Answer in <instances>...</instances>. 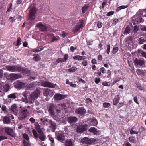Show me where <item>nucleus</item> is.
<instances>
[{
  "label": "nucleus",
  "mask_w": 146,
  "mask_h": 146,
  "mask_svg": "<svg viewBox=\"0 0 146 146\" xmlns=\"http://www.w3.org/2000/svg\"><path fill=\"white\" fill-rule=\"evenodd\" d=\"M7 70L11 72H20L21 70V67L19 66L8 65L6 66Z\"/></svg>",
  "instance_id": "obj_1"
},
{
  "label": "nucleus",
  "mask_w": 146,
  "mask_h": 146,
  "mask_svg": "<svg viewBox=\"0 0 146 146\" xmlns=\"http://www.w3.org/2000/svg\"><path fill=\"white\" fill-rule=\"evenodd\" d=\"M84 21L80 20L77 24V25L73 30V31L75 33L78 31H81L82 30L84 27Z\"/></svg>",
  "instance_id": "obj_2"
},
{
  "label": "nucleus",
  "mask_w": 146,
  "mask_h": 146,
  "mask_svg": "<svg viewBox=\"0 0 146 146\" xmlns=\"http://www.w3.org/2000/svg\"><path fill=\"white\" fill-rule=\"evenodd\" d=\"M29 111L26 109H22L19 113V119L20 120L24 119L28 116Z\"/></svg>",
  "instance_id": "obj_3"
},
{
  "label": "nucleus",
  "mask_w": 146,
  "mask_h": 146,
  "mask_svg": "<svg viewBox=\"0 0 146 146\" xmlns=\"http://www.w3.org/2000/svg\"><path fill=\"white\" fill-rule=\"evenodd\" d=\"M48 110L50 114L51 117L54 118L55 116V111H56L58 112V113H59L60 111V110H56L55 106L53 105H50L48 107Z\"/></svg>",
  "instance_id": "obj_4"
},
{
  "label": "nucleus",
  "mask_w": 146,
  "mask_h": 146,
  "mask_svg": "<svg viewBox=\"0 0 146 146\" xmlns=\"http://www.w3.org/2000/svg\"><path fill=\"white\" fill-rule=\"evenodd\" d=\"M36 11V9L34 5L31 7L28 15L29 20L32 21L35 19Z\"/></svg>",
  "instance_id": "obj_5"
},
{
  "label": "nucleus",
  "mask_w": 146,
  "mask_h": 146,
  "mask_svg": "<svg viewBox=\"0 0 146 146\" xmlns=\"http://www.w3.org/2000/svg\"><path fill=\"white\" fill-rule=\"evenodd\" d=\"M40 94V91L38 90L37 89L33 93H32L30 95V97L29 98V100H31L32 101L31 102L32 103L35 99H36L38 97Z\"/></svg>",
  "instance_id": "obj_6"
},
{
  "label": "nucleus",
  "mask_w": 146,
  "mask_h": 146,
  "mask_svg": "<svg viewBox=\"0 0 146 146\" xmlns=\"http://www.w3.org/2000/svg\"><path fill=\"white\" fill-rule=\"evenodd\" d=\"M96 141V139H90L87 137H84L81 139V142L83 144H90L95 143Z\"/></svg>",
  "instance_id": "obj_7"
},
{
  "label": "nucleus",
  "mask_w": 146,
  "mask_h": 146,
  "mask_svg": "<svg viewBox=\"0 0 146 146\" xmlns=\"http://www.w3.org/2000/svg\"><path fill=\"white\" fill-rule=\"evenodd\" d=\"M21 76L19 74L11 73L7 77V79L11 80H14L21 78Z\"/></svg>",
  "instance_id": "obj_8"
},
{
  "label": "nucleus",
  "mask_w": 146,
  "mask_h": 146,
  "mask_svg": "<svg viewBox=\"0 0 146 146\" xmlns=\"http://www.w3.org/2000/svg\"><path fill=\"white\" fill-rule=\"evenodd\" d=\"M88 125L86 124L79 125L77 127V132L81 133L85 131L87 129Z\"/></svg>",
  "instance_id": "obj_9"
},
{
  "label": "nucleus",
  "mask_w": 146,
  "mask_h": 146,
  "mask_svg": "<svg viewBox=\"0 0 146 146\" xmlns=\"http://www.w3.org/2000/svg\"><path fill=\"white\" fill-rule=\"evenodd\" d=\"M42 85L44 87H50L52 88H54L55 87L56 84H54L51 82L46 81L42 82Z\"/></svg>",
  "instance_id": "obj_10"
},
{
  "label": "nucleus",
  "mask_w": 146,
  "mask_h": 146,
  "mask_svg": "<svg viewBox=\"0 0 146 146\" xmlns=\"http://www.w3.org/2000/svg\"><path fill=\"white\" fill-rule=\"evenodd\" d=\"M134 62L137 66H140L144 64L145 61L143 58H141L139 59L136 58L134 60Z\"/></svg>",
  "instance_id": "obj_11"
},
{
  "label": "nucleus",
  "mask_w": 146,
  "mask_h": 146,
  "mask_svg": "<svg viewBox=\"0 0 146 146\" xmlns=\"http://www.w3.org/2000/svg\"><path fill=\"white\" fill-rule=\"evenodd\" d=\"M5 133L12 137L15 136V134L12 129L11 128L7 127L5 129Z\"/></svg>",
  "instance_id": "obj_12"
},
{
  "label": "nucleus",
  "mask_w": 146,
  "mask_h": 146,
  "mask_svg": "<svg viewBox=\"0 0 146 146\" xmlns=\"http://www.w3.org/2000/svg\"><path fill=\"white\" fill-rule=\"evenodd\" d=\"M36 26L40 28V30L43 32L47 31V25H44L41 23H38Z\"/></svg>",
  "instance_id": "obj_13"
},
{
  "label": "nucleus",
  "mask_w": 146,
  "mask_h": 146,
  "mask_svg": "<svg viewBox=\"0 0 146 146\" xmlns=\"http://www.w3.org/2000/svg\"><path fill=\"white\" fill-rule=\"evenodd\" d=\"M86 110L84 107H80L76 109L75 110V113L77 114L84 115L86 113Z\"/></svg>",
  "instance_id": "obj_14"
},
{
  "label": "nucleus",
  "mask_w": 146,
  "mask_h": 146,
  "mask_svg": "<svg viewBox=\"0 0 146 146\" xmlns=\"http://www.w3.org/2000/svg\"><path fill=\"white\" fill-rule=\"evenodd\" d=\"M14 86L17 88L21 89L25 86V84L19 81H17L14 83Z\"/></svg>",
  "instance_id": "obj_15"
},
{
  "label": "nucleus",
  "mask_w": 146,
  "mask_h": 146,
  "mask_svg": "<svg viewBox=\"0 0 146 146\" xmlns=\"http://www.w3.org/2000/svg\"><path fill=\"white\" fill-rule=\"evenodd\" d=\"M43 94L44 96L47 97L48 96L52 97L53 95V91L48 88L46 89L43 92Z\"/></svg>",
  "instance_id": "obj_16"
},
{
  "label": "nucleus",
  "mask_w": 146,
  "mask_h": 146,
  "mask_svg": "<svg viewBox=\"0 0 146 146\" xmlns=\"http://www.w3.org/2000/svg\"><path fill=\"white\" fill-rule=\"evenodd\" d=\"M66 97V96L65 95L59 94H56L54 97V99L57 100L64 99Z\"/></svg>",
  "instance_id": "obj_17"
},
{
  "label": "nucleus",
  "mask_w": 146,
  "mask_h": 146,
  "mask_svg": "<svg viewBox=\"0 0 146 146\" xmlns=\"http://www.w3.org/2000/svg\"><path fill=\"white\" fill-rule=\"evenodd\" d=\"M11 109L14 114L16 116L17 115L18 113V109L17 107L15 104L13 105L11 107Z\"/></svg>",
  "instance_id": "obj_18"
},
{
  "label": "nucleus",
  "mask_w": 146,
  "mask_h": 146,
  "mask_svg": "<svg viewBox=\"0 0 146 146\" xmlns=\"http://www.w3.org/2000/svg\"><path fill=\"white\" fill-rule=\"evenodd\" d=\"M57 139L59 141H63L65 138L64 134L62 133H58L56 135Z\"/></svg>",
  "instance_id": "obj_19"
},
{
  "label": "nucleus",
  "mask_w": 146,
  "mask_h": 146,
  "mask_svg": "<svg viewBox=\"0 0 146 146\" xmlns=\"http://www.w3.org/2000/svg\"><path fill=\"white\" fill-rule=\"evenodd\" d=\"M77 119L75 117H69L68 121L70 123H75L77 121Z\"/></svg>",
  "instance_id": "obj_20"
},
{
  "label": "nucleus",
  "mask_w": 146,
  "mask_h": 146,
  "mask_svg": "<svg viewBox=\"0 0 146 146\" xmlns=\"http://www.w3.org/2000/svg\"><path fill=\"white\" fill-rule=\"evenodd\" d=\"M3 121L4 124H9L11 122L10 119L8 117L5 116L3 117Z\"/></svg>",
  "instance_id": "obj_21"
},
{
  "label": "nucleus",
  "mask_w": 146,
  "mask_h": 146,
  "mask_svg": "<svg viewBox=\"0 0 146 146\" xmlns=\"http://www.w3.org/2000/svg\"><path fill=\"white\" fill-rule=\"evenodd\" d=\"M21 71L24 74L25 76L29 75L30 74L29 70L26 68H21Z\"/></svg>",
  "instance_id": "obj_22"
},
{
  "label": "nucleus",
  "mask_w": 146,
  "mask_h": 146,
  "mask_svg": "<svg viewBox=\"0 0 146 146\" xmlns=\"http://www.w3.org/2000/svg\"><path fill=\"white\" fill-rule=\"evenodd\" d=\"M50 127L52 129L54 130L56 128V125L55 123L52 120H50Z\"/></svg>",
  "instance_id": "obj_23"
},
{
  "label": "nucleus",
  "mask_w": 146,
  "mask_h": 146,
  "mask_svg": "<svg viewBox=\"0 0 146 146\" xmlns=\"http://www.w3.org/2000/svg\"><path fill=\"white\" fill-rule=\"evenodd\" d=\"M120 97L119 95H116L114 98L113 102V104L114 105H116L119 101Z\"/></svg>",
  "instance_id": "obj_24"
},
{
  "label": "nucleus",
  "mask_w": 146,
  "mask_h": 146,
  "mask_svg": "<svg viewBox=\"0 0 146 146\" xmlns=\"http://www.w3.org/2000/svg\"><path fill=\"white\" fill-rule=\"evenodd\" d=\"M98 123L97 121L95 119H93L91 120L89 124L91 125L96 126Z\"/></svg>",
  "instance_id": "obj_25"
},
{
  "label": "nucleus",
  "mask_w": 146,
  "mask_h": 146,
  "mask_svg": "<svg viewBox=\"0 0 146 146\" xmlns=\"http://www.w3.org/2000/svg\"><path fill=\"white\" fill-rule=\"evenodd\" d=\"M35 128L36 130L39 133H41L42 132V129L41 128L40 126L39 125L38 123H36L35 124Z\"/></svg>",
  "instance_id": "obj_26"
},
{
  "label": "nucleus",
  "mask_w": 146,
  "mask_h": 146,
  "mask_svg": "<svg viewBox=\"0 0 146 146\" xmlns=\"http://www.w3.org/2000/svg\"><path fill=\"white\" fill-rule=\"evenodd\" d=\"M40 133V135L39 136V139L42 141H44L46 138V136L42 132L41 133Z\"/></svg>",
  "instance_id": "obj_27"
},
{
  "label": "nucleus",
  "mask_w": 146,
  "mask_h": 146,
  "mask_svg": "<svg viewBox=\"0 0 146 146\" xmlns=\"http://www.w3.org/2000/svg\"><path fill=\"white\" fill-rule=\"evenodd\" d=\"M89 131L93 133L94 134H96L98 133L97 129L94 127H91L89 130Z\"/></svg>",
  "instance_id": "obj_28"
},
{
  "label": "nucleus",
  "mask_w": 146,
  "mask_h": 146,
  "mask_svg": "<svg viewBox=\"0 0 146 146\" xmlns=\"http://www.w3.org/2000/svg\"><path fill=\"white\" fill-rule=\"evenodd\" d=\"M130 30L131 28L130 26L129 25L127 26L124 32V34L127 35L129 34L130 33Z\"/></svg>",
  "instance_id": "obj_29"
},
{
  "label": "nucleus",
  "mask_w": 146,
  "mask_h": 146,
  "mask_svg": "<svg viewBox=\"0 0 146 146\" xmlns=\"http://www.w3.org/2000/svg\"><path fill=\"white\" fill-rule=\"evenodd\" d=\"M66 146H73V145L70 139L67 140L65 143Z\"/></svg>",
  "instance_id": "obj_30"
},
{
  "label": "nucleus",
  "mask_w": 146,
  "mask_h": 146,
  "mask_svg": "<svg viewBox=\"0 0 146 146\" xmlns=\"http://www.w3.org/2000/svg\"><path fill=\"white\" fill-rule=\"evenodd\" d=\"M66 83L67 84L70 85L73 88H75L76 87V84H73L72 82H70L68 79H66Z\"/></svg>",
  "instance_id": "obj_31"
},
{
  "label": "nucleus",
  "mask_w": 146,
  "mask_h": 146,
  "mask_svg": "<svg viewBox=\"0 0 146 146\" xmlns=\"http://www.w3.org/2000/svg\"><path fill=\"white\" fill-rule=\"evenodd\" d=\"M41 58L40 56L38 54L35 55V56L33 58V59L36 61H38Z\"/></svg>",
  "instance_id": "obj_32"
},
{
  "label": "nucleus",
  "mask_w": 146,
  "mask_h": 146,
  "mask_svg": "<svg viewBox=\"0 0 146 146\" xmlns=\"http://www.w3.org/2000/svg\"><path fill=\"white\" fill-rule=\"evenodd\" d=\"M88 7L89 6L88 5H86L84 6L82 8V12L83 13H84L87 10Z\"/></svg>",
  "instance_id": "obj_33"
},
{
  "label": "nucleus",
  "mask_w": 146,
  "mask_h": 146,
  "mask_svg": "<svg viewBox=\"0 0 146 146\" xmlns=\"http://www.w3.org/2000/svg\"><path fill=\"white\" fill-rule=\"evenodd\" d=\"M139 53L141 54L142 57H144L146 59V52L142 50H139L138 51Z\"/></svg>",
  "instance_id": "obj_34"
},
{
  "label": "nucleus",
  "mask_w": 146,
  "mask_h": 146,
  "mask_svg": "<svg viewBox=\"0 0 146 146\" xmlns=\"http://www.w3.org/2000/svg\"><path fill=\"white\" fill-rule=\"evenodd\" d=\"M50 120L48 119H45L44 120V121H42V125H47L48 124H50Z\"/></svg>",
  "instance_id": "obj_35"
},
{
  "label": "nucleus",
  "mask_w": 146,
  "mask_h": 146,
  "mask_svg": "<svg viewBox=\"0 0 146 146\" xmlns=\"http://www.w3.org/2000/svg\"><path fill=\"white\" fill-rule=\"evenodd\" d=\"M4 90L5 92H7L9 89V86L7 84H5L3 86Z\"/></svg>",
  "instance_id": "obj_36"
},
{
  "label": "nucleus",
  "mask_w": 146,
  "mask_h": 146,
  "mask_svg": "<svg viewBox=\"0 0 146 146\" xmlns=\"http://www.w3.org/2000/svg\"><path fill=\"white\" fill-rule=\"evenodd\" d=\"M16 93H14L11 94L8 96V97L9 98H10L15 99L16 98Z\"/></svg>",
  "instance_id": "obj_37"
},
{
  "label": "nucleus",
  "mask_w": 146,
  "mask_h": 146,
  "mask_svg": "<svg viewBox=\"0 0 146 146\" xmlns=\"http://www.w3.org/2000/svg\"><path fill=\"white\" fill-rule=\"evenodd\" d=\"M128 6V5H127L126 6L122 5L120 6L117 8V11H119L121 10V9H124L127 8Z\"/></svg>",
  "instance_id": "obj_38"
},
{
  "label": "nucleus",
  "mask_w": 146,
  "mask_h": 146,
  "mask_svg": "<svg viewBox=\"0 0 146 146\" xmlns=\"http://www.w3.org/2000/svg\"><path fill=\"white\" fill-rule=\"evenodd\" d=\"M77 68L76 67H72L71 68L68 69V70L69 72H75L77 70Z\"/></svg>",
  "instance_id": "obj_39"
},
{
  "label": "nucleus",
  "mask_w": 146,
  "mask_h": 146,
  "mask_svg": "<svg viewBox=\"0 0 146 146\" xmlns=\"http://www.w3.org/2000/svg\"><path fill=\"white\" fill-rule=\"evenodd\" d=\"M32 133L35 139H36L38 137V135L35 129H33L32 131Z\"/></svg>",
  "instance_id": "obj_40"
},
{
  "label": "nucleus",
  "mask_w": 146,
  "mask_h": 146,
  "mask_svg": "<svg viewBox=\"0 0 146 146\" xmlns=\"http://www.w3.org/2000/svg\"><path fill=\"white\" fill-rule=\"evenodd\" d=\"M107 48L106 50V53L107 54H109L110 52V45L109 43H108V44L107 45Z\"/></svg>",
  "instance_id": "obj_41"
},
{
  "label": "nucleus",
  "mask_w": 146,
  "mask_h": 146,
  "mask_svg": "<svg viewBox=\"0 0 146 146\" xmlns=\"http://www.w3.org/2000/svg\"><path fill=\"white\" fill-rule=\"evenodd\" d=\"M58 106L61 108L62 110L63 109L65 110L66 108V106L64 104H59L58 105Z\"/></svg>",
  "instance_id": "obj_42"
},
{
  "label": "nucleus",
  "mask_w": 146,
  "mask_h": 146,
  "mask_svg": "<svg viewBox=\"0 0 146 146\" xmlns=\"http://www.w3.org/2000/svg\"><path fill=\"white\" fill-rule=\"evenodd\" d=\"M138 132L137 131L134 130L133 128H132L130 131V133L131 134H138Z\"/></svg>",
  "instance_id": "obj_43"
},
{
  "label": "nucleus",
  "mask_w": 146,
  "mask_h": 146,
  "mask_svg": "<svg viewBox=\"0 0 146 146\" xmlns=\"http://www.w3.org/2000/svg\"><path fill=\"white\" fill-rule=\"evenodd\" d=\"M23 143L24 146H30L29 141H25L24 140Z\"/></svg>",
  "instance_id": "obj_44"
},
{
  "label": "nucleus",
  "mask_w": 146,
  "mask_h": 146,
  "mask_svg": "<svg viewBox=\"0 0 146 146\" xmlns=\"http://www.w3.org/2000/svg\"><path fill=\"white\" fill-rule=\"evenodd\" d=\"M119 48L118 47H114L113 49L112 53L115 54L118 51Z\"/></svg>",
  "instance_id": "obj_45"
},
{
  "label": "nucleus",
  "mask_w": 146,
  "mask_h": 146,
  "mask_svg": "<svg viewBox=\"0 0 146 146\" xmlns=\"http://www.w3.org/2000/svg\"><path fill=\"white\" fill-rule=\"evenodd\" d=\"M129 141L131 143H135L136 141L135 139V137H131L129 138Z\"/></svg>",
  "instance_id": "obj_46"
},
{
  "label": "nucleus",
  "mask_w": 146,
  "mask_h": 146,
  "mask_svg": "<svg viewBox=\"0 0 146 146\" xmlns=\"http://www.w3.org/2000/svg\"><path fill=\"white\" fill-rule=\"evenodd\" d=\"M17 19V18L16 16L12 17H10V18L9 19L10 22L12 23H13L14 22V21Z\"/></svg>",
  "instance_id": "obj_47"
},
{
  "label": "nucleus",
  "mask_w": 146,
  "mask_h": 146,
  "mask_svg": "<svg viewBox=\"0 0 146 146\" xmlns=\"http://www.w3.org/2000/svg\"><path fill=\"white\" fill-rule=\"evenodd\" d=\"M81 56L79 55L75 56L73 57V59L78 60H80L81 58Z\"/></svg>",
  "instance_id": "obj_48"
},
{
  "label": "nucleus",
  "mask_w": 146,
  "mask_h": 146,
  "mask_svg": "<svg viewBox=\"0 0 146 146\" xmlns=\"http://www.w3.org/2000/svg\"><path fill=\"white\" fill-rule=\"evenodd\" d=\"M86 102L88 104H91L92 103V100L89 98H86L85 100Z\"/></svg>",
  "instance_id": "obj_49"
},
{
  "label": "nucleus",
  "mask_w": 146,
  "mask_h": 146,
  "mask_svg": "<svg viewBox=\"0 0 146 146\" xmlns=\"http://www.w3.org/2000/svg\"><path fill=\"white\" fill-rule=\"evenodd\" d=\"M131 56L129 52H126L124 55L123 57L124 58H129V56Z\"/></svg>",
  "instance_id": "obj_50"
},
{
  "label": "nucleus",
  "mask_w": 146,
  "mask_h": 146,
  "mask_svg": "<svg viewBox=\"0 0 146 146\" xmlns=\"http://www.w3.org/2000/svg\"><path fill=\"white\" fill-rule=\"evenodd\" d=\"M23 136L24 139V140H25V141H29V138L27 134H24L23 135Z\"/></svg>",
  "instance_id": "obj_51"
},
{
  "label": "nucleus",
  "mask_w": 146,
  "mask_h": 146,
  "mask_svg": "<svg viewBox=\"0 0 146 146\" xmlns=\"http://www.w3.org/2000/svg\"><path fill=\"white\" fill-rule=\"evenodd\" d=\"M102 84L104 86H109L110 85V82L105 81L103 82Z\"/></svg>",
  "instance_id": "obj_52"
},
{
  "label": "nucleus",
  "mask_w": 146,
  "mask_h": 146,
  "mask_svg": "<svg viewBox=\"0 0 146 146\" xmlns=\"http://www.w3.org/2000/svg\"><path fill=\"white\" fill-rule=\"evenodd\" d=\"M110 106V104L109 103L105 102L103 104V106L105 108H107Z\"/></svg>",
  "instance_id": "obj_53"
},
{
  "label": "nucleus",
  "mask_w": 146,
  "mask_h": 146,
  "mask_svg": "<svg viewBox=\"0 0 146 146\" xmlns=\"http://www.w3.org/2000/svg\"><path fill=\"white\" fill-rule=\"evenodd\" d=\"M6 109V107L5 105H3L1 108V109L5 113L7 112V110Z\"/></svg>",
  "instance_id": "obj_54"
},
{
  "label": "nucleus",
  "mask_w": 146,
  "mask_h": 146,
  "mask_svg": "<svg viewBox=\"0 0 146 146\" xmlns=\"http://www.w3.org/2000/svg\"><path fill=\"white\" fill-rule=\"evenodd\" d=\"M101 81L100 79L99 78H96L95 79V82L96 84H98Z\"/></svg>",
  "instance_id": "obj_55"
},
{
  "label": "nucleus",
  "mask_w": 146,
  "mask_h": 146,
  "mask_svg": "<svg viewBox=\"0 0 146 146\" xmlns=\"http://www.w3.org/2000/svg\"><path fill=\"white\" fill-rule=\"evenodd\" d=\"M50 140L51 141V146H54L55 143H54V138H50Z\"/></svg>",
  "instance_id": "obj_56"
},
{
  "label": "nucleus",
  "mask_w": 146,
  "mask_h": 146,
  "mask_svg": "<svg viewBox=\"0 0 146 146\" xmlns=\"http://www.w3.org/2000/svg\"><path fill=\"white\" fill-rule=\"evenodd\" d=\"M56 62L57 63L63 62V59L60 58H59L56 60Z\"/></svg>",
  "instance_id": "obj_57"
},
{
  "label": "nucleus",
  "mask_w": 146,
  "mask_h": 146,
  "mask_svg": "<svg viewBox=\"0 0 146 146\" xmlns=\"http://www.w3.org/2000/svg\"><path fill=\"white\" fill-rule=\"evenodd\" d=\"M21 38L20 37H19L17 39V43H16V45L17 46L21 44Z\"/></svg>",
  "instance_id": "obj_58"
},
{
  "label": "nucleus",
  "mask_w": 146,
  "mask_h": 146,
  "mask_svg": "<svg viewBox=\"0 0 146 146\" xmlns=\"http://www.w3.org/2000/svg\"><path fill=\"white\" fill-rule=\"evenodd\" d=\"M107 0H104L103 2L102 5V7L103 8H104V5H105L107 3Z\"/></svg>",
  "instance_id": "obj_59"
},
{
  "label": "nucleus",
  "mask_w": 146,
  "mask_h": 146,
  "mask_svg": "<svg viewBox=\"0 0 146 146\" xmlns=\"http://www.w3.org/2000/svg\"><path fill=\"white\" fill-rule=\"evenodd\" d=\"M58 40V39L55 36H54L52 37V38L51 42H54L55 41H57Z\"/></svg>",
  "instance_id": "obj_60"
},
{
  "label": "nucleus",
  "mask_w": 146,
  "mask_h": 146,
  "mask_svg": "<svg viewBox=\"0 0 146 146\" xmlns=\"http://www.w3.org/2000/svg\"><path fill=\"white\" fill-rule=\"evenodd\" d=\"M35 84L34 83H32L28 85V88H33L35 86Z\"/></svg>",
  "instance_id": "obj_61"
},
{
  "label": "nucleus",
  "mask_w": 146,
  "mask_h": 146,
  "mask_svg": "<svg viewBox=\"0 0 146 146\" xmlns=\"http://www.w3.org/2000/svg\"><path fill=\"white\" fill-rule=\"evenodd\" d=\"M102 24L101 22L98 21L97 23V26L98 28H100L102 26Z\"/></svg>",
  "instance_id": "obj_62"
},
{
  "label": "nucleus",
  "mask_w": 146,
  "mask_h": 146,
  "mask_svg": "<svg viewBox=\"0 0 146 146\" xmlns=\"http://www.w3.org/2000/svg\"><path fill=\"white\" fill-rule=\"evenodd\" d=\"M29 120V121L32 123H35V119L33 117L30 118Z\"/></svg>",
  "instance_id": "obj_63"
},
{
  "label": "nucleus",
  "mask_w": 146,
  "mask_h": 146,
  "mask_svg": "<svg viewBox=\"0 0 146 146\" xmlns=\"http://www.w3.org/2000/svg\"><path fill=\"white\" fill-rule=\"evenodd\" d=\"M47 31L50 32H52L53 31V29L49 25H47Z\"/></svg>",
  "instance_id": "obj_64"
}]
</instances>
